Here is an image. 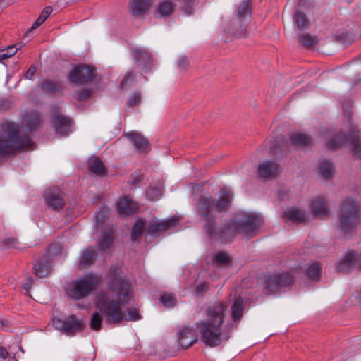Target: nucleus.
I'll use <instances>...</instances> for the list:
<instances>
[{"label": "nucleus", "mask_w": 361, "mask_h": 361, "mask_svg": "<svg viewBox=\"0 0 361 361\" xmlns=\"http://www.w3.org/2000/svg\"><path fill=\"white\" fill-rule=\"evenodd\" d=\"M109 290L114 298L107 293L100 292L96 295V307L103 313L109 324H121L123 321H137L141 317L136 308H128L126 315L122 306L128 304L133 295V285L121 268L111 266L107 276Z\"/></svg>", "instance_id": "obj_1"}, {"label": "nucleus", "mask_w": 361, "mask_h": 361, "mask_svg": "<svg viewBox=\"0 0 361 361\" xmlns=\"http://www.w3.org/2000/svg\"><path fill=\"white\" fill-rule=\"evenodd\" d=\"M228 312L227 302H219L206 310L205 320L196 323V329L200 334L201 341L206 345L216 347L229 339V329L224 325Z\"/></svg>", "instance_id": "obj_2"}, {"label": "nucleus", "mask_w": 361, "mask_h": 361, "mask_svg": "<svg viewBox=\"0 0 361 361\" xmlns=\"http://www.w3.org/2000/svg\"><path fill=\"white\" fill-rule=\"evenodd\" d=\"M102 276L91 273L73 281L68 294L75 300L82 299L93 293L99 286Z\"/></svg>", "instance_id": "obj_3"}, {"label": "nucleus", "mask_w": 361, "mask_h": 361, "mask_svg": "<svg viewBox=\"0 0 361 361\" xmlns=\"http://www.w3.org/2000/svg\"><path fill=\"white\" fill-rule=\"evenodd\" d=\"M361 216L360 206L353 198H347L341 204L340 222L343 231L345 233L356 227Z\"/></svg>", "instance_id": "obj_4"}, {"label": "nucleus", "mask_w": 361, "mask_h": 361, "mask_svg": "<svg viewBox=\"0 0 361 361\" xmlns=\"http://www.w3.org/2000/svg\"><path fill=\"white\" fill-rule=\"evenodd\" d=\"M261 224V219L259 216L253 214L243 215L240 219L232 221L228 224L224 233H246L252 237V233Z\"/></svg>", "instance_id": "obj_5"}, {"label": "nucleus", "mask_w": 361, "mask_h": 361, "mask_svg": "<svg viewBox=\"0 0 361 361\" xmlns=\"http://www.w3.org/2000/svg\"><path fill=\"white\" fill-rule=\"evenodd\" d=\"M197 210L198 214H200L207 221V225L204 228L210 237H217L215 232L214 227V218L210 214L213 210L212 202L209 197L201 196L197 203Z\"/></svg>", "instance_id": "obj_6"}, {"label": "nucleus", "mask_w": 361, "mask_h": 361, "mask_svg": "<svg viewBox=\"0 0 361 361\" xmlns=\"http://www.w3.org/2000/svg\"><path fill=\"white\" fill-rule=\"evenodd\" d=\"M293 276L290 273L276 274L267 277L264 281V293L267 295L276 293L282 286L290 285Z\"/></svg>", "instance_id": "obj_7"}, {"label": "nucleus", "mask_w": 361, "mask_h": 361, "mask_svg": "<svg viewBox=\"0 0 361 361\" xmlns=\"http://www.w3.org/2000/svg\"><path fill=\"white\" fill-rule=\"evenodd\" d=\"M51 121L57 134H59L61 136H67L71 132H72V119L61 114L58 111L53 113Z\"/></svg>", "instance_id": "obj_8"}, {"label": "nucleus", "mask_w": 361, "mask_h": 361, "mask_svg": "<svg viewBox=\"0 0 361 361\" xmlns=\"http://www.w3.org/2000/svg\"><path fill=\"white\" fill-rule=\"evenodd\" d=\"M178 221V219L175 216L163 221L152 220L147 226L146 231L151 235L157 236L166 232L170 228L175 226Z\"/></svg>", "instance_id": "obj_9"}, {"label": "nucleus", "mask_w": 361, "mask_h": 361, "mask_svg": "<svg viewBox=\"0 0 361 361\" xmlns=\"http://www.w3.org/2000/svg\"><path fill=\"white\" fill-rule=\"evenodd\" d=\"M96 69H73L68 80L75 85H84L92 80L95 77Z\"/></svg>", "instance_id": "obj_10"}, {"label": "nucleus", "mask_w": 361, "mask_h": 361, "mask_svg": "<svg viewBox=\"0 0 361 361\" xmlns=\"http://www.w3.org/2000/svg\"><path fill=\"white\" fill-rule=\"evenodd\" d=\"M45 202L52 209H61L64 205L62 192L59 188L54 187L47 190L44 196Z\"/></svg>", "instance_id": "obj_11"}, {"label": "nucleus", "mask_w": 361, "mask_h": 361, "mask_svg": "<svg viewBox=\"0 0 361 361\" xmlns=\"http://www.w3.org/2000/svg\"><path fill=\"white\" fill-rule=\"evenodd\" d=\"M353 266L361 269V254L355 257L354 252L351 251L341 259L336 269L338 272H347Z\"/></svg>", "instance_id": "obj_12"}, {"label": "nucleus", "mask_w": 361, "mask_h": 361, "mask_svg": "<svg viewBox=\"0 0 361 361\" xmlns=\"http://www.w3.org/2000/svg\"><path fill=\"white\" fill-rule=\"evenodd\" d=\"M233 200V194L231 190L224 188L219 191V197L212 202L213 210L221 212L228 209Z\"/></svg>", "instance_id": "obj_13"}, {"label": "nucleus", "mask_w": 361, "mask_h": 361, "mask_svg": "<svg viewBox=\"0 0 361 361\" xmlns=\"http://www.w3.org/2000/svg\"><path fill=\"white\" fill-rule=\"evenodd\" d=\"M197 341L195 331L188 326L183 327L178 333V344L182 348H188Z\"/></svg>", "instance_id": "obj_14"}, {"label": "nucleus", "mask_w": 361, "mask_h": 361, "mask_svg": "<svg viewBox=\"0 0 361 361\" xmlns=\"http://www.w3.org/2000/svg\"><path fill=\"white\" fill-rule=\"evenodd\" d=\"M280 166L275 161H265L261 163L258 167L259 175L262 178H271L279 175Z\"/></svg>", "instance_id": "obj_15"}, {"label": "nucleus", "mask_w": 361, "mask_h": 361, "mask_svg": "<svg viewBox=\"0 0 361 361\" xmlns=\"http://www.w3.org/2000/svg\"><path fill=\"white\" fill-rule=\"evenodd\" d=\"M125 136L130 140L135 150L140 153H145L149 149V141L141 134L137 132H129Z\"/></svg>", "instance_id": "obj_16"}, {"label": "nucleus", "mask_w": 361, "mask_h": 361, "mask_svg": "<svg viewBox=\"0 0 361 361\" xmlns=\"http://www.w3.org/2000/svg\"><path fill=\"white\" fill-rule=\"evenodd\" d=\"M137 204L128 196L121 197L116 202L118 213L122 216H129L137 209Z\"/></svg>", "instance_id": "obj_17"}, {"label": "nucleus", "mask_w": 361, "mask_h": 361, "mask_svg": "<svg viewBox=\"0 0 361 361\" xmlns=\"http://www.w3.org/2000/svg\"><path fill=\"white\" fill-rule=\"evenodd\" d=\"M41 123V118L37 111L25 112L23 115L22 125L27 130L32 131Z\"/></svg>", "instance_id": "obj_18"}, {"label": "nucleus", "mask_w": 361, "mask_h": 361, "mask_svg": "<svg viewBox=\"0 0 361 361\" xmlns=\"http://www.w3.org/2000/svg\"><path fill=\"white\" fill-rule=\"evenodd\" d=\"M133 59L143 66H153L154 56L145 49H133L132 50Z\"/></svg>", "instance_id": "obj_19"}, {"label": "nucleus", "mask_w": 361, "mask_h": 361, "mask_svg": "<svg viewBox=\"0 0 361 361\" xmlns=\"http://www.w3.org/2000/svg\"><path fill=\"white\" fill-rule=\"evenodd\" d=\"M313 214L317 216L323 217L329 214V207L324 197H317L311 203Z\"/></svg>", "instance_id": "obj_20"}, {"label": "nucleus", "mask_w": 361, "mask_h": 361, "mask_svg": "<svg viewBox=\"0 0 361 361\" xmlns=\"http://www.w3.org/2000/svg\"><path fill=\"white\" fill-rule=\"evenodd\" d=\"M236 15L238 20L243 23V27H245V23L251 17V8L250 0H243L240 4L237 6Z\"/></svg>", "instance_id": "obj_21"}, {"label": "nucleus", "mask_w": 361, "mask_h": 361, "mask_svg": "<svg viewBox=\"0 0 361 361\" xmlns=\"http://www.w3.org/2000/svg\"><path fill=\"white\" fill-rule=\"evenodd\" d=\"M152 0H133L130 6V12L133 16H140L150 8Z\"/></svg>", "instance_id": "obj_22"}, {"label": "nucleus", "mask_w": 361, "mask_h": 361, "mask_svg": "<svg viewBox=\"0 0 361 361\" xmlns=\"http://www.w3.org/2000/svg\"><path fill=\"white\" fill-rule=\"evenodd\" d=\"M34 267L35 274L40 278H43L51 272V262L47 259V257L44 256L34 264Z\"/></svg>", "instance_id": "obj_23"}, {"label": "nucleus", "mask_w": 361, "mask_h": 361, "mask_svg": "<svg viewBox=\"0 0 361 361\" xmlns=\"http://www.w3.org/2000/svg\"><path fill=\"white\" fill-rule=\"evenodd\" d=\"M245 304L242 298H235L231 306V317L233 322L238 324L244 314Z\"/></svg>", "instance_id": "obj_24"}, {"label": "nucleus", "mask_w": 361, "mask_h": 361, "mask_svg": "<svg viewBox=\"0 0 361 361\" xmlns=\"http://www.w3.org/2000/svg\"><path fill=\"white\" fill-rule=\"evenodd\" d=\"M84 328V322L82 319H78L75 315H70L66 319V334L73 335L77 331H80Z\"/></svg>", "instance_id": "obj_25"}, {"label": "nucleus", "mask_w": 361, "mask_h": 361, "mask_svg": "<svg viewBox=\"0 0 361 361\" xmlns=\"http://www.w3.org/2000/svg\"><path fill=\"white\" fill-rule=\"evenodd\" d=\"M350 133L354 137V139L350 142L353 146V155L361 158V141L359 140L360 131L357 127L350 125Z\"/></svg>", "instance_id": "obj_26"}, {"label": "nucleus", "mask_w": 361, "mask_h": 361, "mask_svg": "<svg viewBox=\"0 0 361 361\" xmlns=\"http://www.w3.org/2000/svg\"><path fill=\"white\" fill-rule=\"evenodd\" d=\"M95 255L96 249L94 247H88L85 250L80 257V266L81 267L90 266L93 263Z\"/></svg>", "instance_id": "obj_27"}, {"label": "nucleus", "mask_w": 361, "mask_h": 361, "mask_svg": "<svg viewBox=\"0 0 361 361\" xmlns=\"http://www.w3.org/2000/svg\"><path fill=\"white\" fill-rule=\"evenodd\" d=\"M89 170L99 176H103L106 172L102 161L98 157H92L89 159Z\"/></svg>", "instance_id": "obj_28"}, {"label": "nucleus", "mask_w": 361, "mask_h": 361, "mask_svg": "<svg viewBox=\"0 0 361 361\" xmlns=\"http://www.w3.org/2000/svg\"><path fill=\"white\" fill-rule=\"evenodd\" d=\"M290 140L293 144L301 147L310 145L312 142V140L310 136L299 132L292 133Z\"/></svg>", "instance_id": "obj_29"}, {"label": "nucleus", "mask_w": 361, "mask_h": 361, "mask_svg": "<svg viewBox=\"0 0 361 361\" xmlns=\"http://www.w3.org/2000/svg\"><path fill=\"white\" fill-rule=\"evenodd\" d=\"M285 220L292 222H302L305 220V214L296 208H293L285 212L283 216Z\"/></svg>", "instance_id": "obj_30"}, {"label": "nucleus", "mask_w": 361, "mask_h": 361, "mask_svg": "<svg viewBox=\"0 0 361 361\" xmlns=\"http://www.w3.org/2000/svg\"><path fill=\"white\" fill-rule=\"evenodd\" d=\"M21 47V44H16L8 46L6 48L0 49V61H4L14 56Z\"/></svg>", "instance_id": "obj_31"}, {"label": "nucleus", "mask_w": 361, "mask_h": 361, "mask_svg": "<svg viewBox=\"0 0 361 361\" xmlns=\"http://www.w3.org/2000/svg\"><path fill=\"white\" fill-rule=\"evenodd\" d=\"M293 19L295 24L299 29H307L310 27V21L302 12L296 11Z\"/></svg>", "instance_id": "obj_32"}, {"label": "nucleus", "mask_w": 361, "mask_h": 361, "mask_svg": "<svg viewBox=\"0 0 361 361\" xmlns=\"http://www.w3.org/2000/svg\"><path fill=\"white\" fill-rule=\"evenodd\" d=\"M347 142V137L346 135L343 133H338L334 140H329L327 143V147L329 149L331 150H335L340 147H341L343 145Z\"/></svg>", "instance_id": "obj_33"}, {"label": "nucleus", "mask_w": 361, "mask_h": 361, "mask_svg": "<svg viewBox=\"0 0 361 361\" xmlns=\"http://www.w3.org/2000/svg\"><path fill=\"white\" fill-rule=\"evenodd\" d=\"M174 4L171 1L161 2L158 8L157 14L160 16H168L173 11Z\"/></svg>", "instance_id": "obj_34"}, {"label": "nucleus", "mask_w": 361, "mask_h": 361, "mask_svg": "<svg viewBox=\"0 0 361 361\" xmlns=\"http://www.w3.org/2000/svg\"><path fill=\"white\" fill-rule=\"evenodd\" d=\"M321 266L317 262L311 263L307 270V276L312 280H319L321 276Z\"/></svg>", "instance_id": "obj_35"}, {"label": "nucleus", "mask_w": 361, "mask_h": 361, "mask_svg": "<svg viewBox=\"0 0 361 361\" xmlns=\"http://www.w3.org/2000/svg\"><path fill=\"white\" fill-rule=\"evenodd\" d=\"M62 252V247L59 243H54L49 245L47 251V255L44 257H47L49 261H52L54 257L59 256Z\"/></svg>", "instance_id": "obj_36"}, {"label": "nucleus", "mask_w": 361, "mask_h": 361, "mask_svg": "<svg viewBox=\"0 0 361 361\" xmlns=\"http://www.w3.org/2000/svg\"><path fill=\"white\" fill-rule=\"evenodd\" d=\"M319 171L322 176L325 178H329L334 173V166L329 161H324L320 164Z\"/></svg>", "instance_id": "obj_37"}, {"label": "nucleus", "mask_w": 361, "mask_h": 361, "mask_svg": "<svg viewBox=\"0 0 361 361\" xmlns=\"http://www.w3.org/2000/svg\"><path fill=\"white\" fill-rule=\"evenodd\" d=\"M113 241V231L111 229L107 230L103 233L99 243L101 249L103 250L109 249L112 245Z\"/></svg>", "instance_id": "obj_38"}, {"label": "nucleus", "mask_w": 361, "mask_h": 361, "mask_svg": "<svg viewBox=\"0 0 361 361\" xmlns=\"http://www.w3.org/2000/svg\"><path fill=\"white\" fill-rule=\"evenodd\" d=\"M144 227L145 222L143 220L139 219L135 222L131 233V238L133 240L138 239L142 235Z\"/></svg>", "instance_id": "obj_39"}, {"label": "nucleus", "mask_w": 361, "mask_h": 361, "mask_svg": "<svg viewBox=\"0 0 361 361\" xmlns=\"http://www.w3.org/2000/svg\"><path fill=\"white\" fill-rule=\"evenodd\" d=\"M230 260L229 255L224 252H218L213 257V264L217 266L226 265L229 263Z\"/></svg>", "instance_id": "obj_40"}, {"label": "nucleus", "mask_w": 361, "mask_h": 361, "mask_svg": "<svg viewBox=\"0 0 361 361\" xmlns=\"http://www.w3.org/2000/svg\"><path fill=\"white\" fill-rule=\"evenodd\" d=\"M102 317L99 312H95L90 318V327L94 331H99L102 326Z\"/></svg>", "instance_id": "obj_41"}, {"label": "nucleus", "mask_w": 361, "mask_h": 361, "mask_svg": "<svg viewBox=\"0 0 361 361\" xmlns=\"http://www.w3.org/2000/svg\"><path fill=\"white\" fill-rule=\"evenodd\" d=\"M159 301L166 307H173L176 302V298L173 294H163L159 298Z\"/></svg>", "instance_id": "obj_42"}, {"label": "nucleus", "mask_w": 361, "mask_h": 361, "mask_svg": "<svg viewBox=\"0 0 361 361\" xmlns=\"http://www.w3.org/2000/svg\"><path fill=\"white\" fill-rule=\"evenodd\" d=\"M141 101L142 97L140 93L135 92L129 96L126 102V105L128 107H134L139 105Z\"/></svg>", "instance_id": "obj_43"}, {"label": "nucleus", "mask_w": 361, "mask_h": 361, "mask_svg": "<svg viewBox=\"0 0 361 361\" xmlns=\"http://www.w3.org/2000/svg\"><path fill=\"white\" fill-rule=\"evenodd\" d=\"M298 38L300 42L307 47L312 46L316 42L315 37L310 34H302L298 37Z\"/></svg>", "instance_id": "obj_44"}, {"label": "nucleus", "mask_w": 361, "mask_h": 361, "mask_svg": "<svg viewBox=\"0 0 361 361\" xmlns=\"http://www.w3.org/2000/svg\"><path fill=\"white\" fill-rule=\"evenodd\" d=\"M146 196L150 200H159L161 197V190L157 188L150 187L146 191Z\"/></svg>", "instance_id": "obj_45"}, {"label": "nucleus", "mask_w": 361, "mask_h": 361, "mask_svg": "<svg viewBox=\"0 0 361 361\" xmlns=\"http://www.w3.org/2000/svg\"><path fill=\"white\" fill-rule=\"evenodd\" d=\"M134 78L135 76L132 72H128L121 82V87L127 88L130 86L134 81Z\"/></svg>", "instance_id": "obj_46"}, {"label": "nucleus", "mask_w": 361, "mask_h": 361, "mask_svg": "<svg viewBox=\"0 0 361 361\" xmlns=\"http://www.w3.org/2000/svg\"><path fill=\"white\" fill-rule=\"evenodd\" d=\"M195 0H183V5H182L183 10L187 15H190L193 12V4Z\"/></svg>", "instance_id": "obj_47"}, {"label": "nucleus", "mask_w": 361, "mask_h": 361, "mask_svg": "<svg viewBox=\"0 0 361 361\" xmlns=\"http://www.w3.org/2000/svg\"><path fill=\"white\" fill-rule=\"evenodd\" d=\"M53 325L56 329L63 331L66 333V319L63 321L60 319H55L53 320Z\"/></svg>", "instance_id": "obj_48"}, {"label": "nucleus", "mask_w": 361, "mask_h": 361, "mask_svg": "<svg viewBox=\"0 0 361 361\" xmlns=\"http://www.w3.org/2000/svg\"><path fill=\"white\" fill-rule=\"evenodd\" d=\"M42 87L48 92H54L56 90V85L52 81L47 80L42 83Z\"/></svg>", "instance_id": "obj_49"}, {"label": "nucleus", "mask_w": 361, "mask_h": 361, "mask_svg": "<svg viewBox=\"0 0 361 361\" xmlns=\"http://www.w3.org/2000/svg\"><path fill=\"white\" fill-rule=\"evenodd\" d=\"M208 283L207 282H202L196 288V294L200 295L208 290Z\"/></svg>", "instance_id": "obj_50"}, {"label": "nucleus", "mask_w": 361, "mask_h": 361, "mask_svg": "<svg viewBox=\"0 0 361 361\" xmlns=\"http://www.w3.org/2000/svg\"><path fill=\"white\" fill-rule=\"evenodd\" d=\"M51 12L52 8L51 6H47L42 10L39 17L42 20V21H45Z\"/></svg>", "instance_id": "obj_51"}, {"label": "nucleus", "mask_w": 361, "mask_h": 361, "mask_svg": "<svg viewBox=\"0 0 361 361\" xmlns=\"http://www.w3.org/2000/svg\"><path fill=\"white\" fill-rule=\"evenodd\" d=\"M348 66H361V55L357 58H355L352 61L343 66V68H346Z\"/></svg>", "instance_id": "obj_52"}, {"label": "nucleus", "mask_w": 361, "mask_h": 361, "mask_svg": "<svg viewBox=\"0 0 361 361\" xmlns=\"http://www.w3.org/2000/svg\"><path fill=\"white\" fill-rule=\"evenodd\" d=\"M189 66V61L186 56H180L178 59V66L184 67Z\"/></svg>", "instance_id": "obj_53"}, {"label": "nucleus", "mask_w": 361, "mask_h": 361, "mask_svg": "<svg viewBox=\"0 0 361 361\" xmlns=\"http://www.w3.org/2000/svg\"><path fill=\"white\" fill-rule=\"evenodd\" d=\"M32 278L31 276H28L27 279H26V282L24 283L23 284V288L26 290H29L30 288H31V286L32 284Z\"/></svg>", "instance_id": "obj_54"}, {"label": "nucleus", "mask_w": 361, "mask_h": 361, "mask_svg": "<svg viewBox=\"0 0 361 361\" xmlns=\"http://www.w3.org/2000/svg\"><path fill=\"white\" fill-rule=\"evenodd\" d=\"M8 353L7 350L4 347L0 346V358L6 359L8 357Z\"/></svg>", "instance_id": "obj_55"}, {"label": "nucleus", "mask_w": 361, "mask_h": 361, "mask_svg": "<svg viewBox=\"0 0 361 361\" xmlns=\"http://www.w3.org/2000/svg\"><path fill=\"white\" fill-rule=\"evenodd\" d=\"M35 70L36 69H27V72L25 73V78L26 79L30 80L35 75Z\"/></svg>", "instance_id": "obj_56"}, {"label": "nucleus", "mask_w": 361, "mask_h": 361, "mask_svg": "<svg viewBox=\"0 0 361 361\" xmlns=\"http://www.w3.org/2000/svg\"><path fill=\"white\" fill-rule=\"evenodd\" d=\"M90 92L87 90L81 92V94L79 97L80 99H85L90 96Z\"/></svg>", "instance_id": "obj_57"}, {"label": "nucleus", "mask_w": 361, "mask_h": 361, "mask_svg": "<svg viewBox=\"0 0 361 361\" xmlns=\"http://www.w3.org/2000/svg\"><path fill=\"white\" fill-rule=\"evenodd\" d=\"M39 26V25H38V23L35 21L31 27L29 29V30L26 32V35L28 32H31L32 30L37 28Z\"/></svg>", "instance_id": "obj_58"}, {"label": "nucleus", "mask_w": 361, "mask_h": 361, "mask_svg": "<svg viewBox=\"0 0 361 361\" xmlns=\"http://www.w3.org/2000/svg\"><path fill=\"white\" fill-rule=\"evenodd\" d=\"M74 68H92L90 65H82V66H76Z\"/></svg>", "instance_id": "obj_59"}, {"label": "nucleus", "mask_w": 361, "mask_h": 361, "mask_svg": "<svg viewBox=\"0 0 361 361\" xmlns=\"http://www.w3.org/2000/svg\"><path fill=\"white\" fill-rule=\"evenodd\" d=\"M36 23H38L39 25H42L44 21H42V20L38 17V18L35 20Z\"/></svg>", "instance_id": "obj_60"}, {"label": "nucleus", "mask_w": 361, "mask_h": 361, "mask_svg": "<svg viewBox=\"0 0 361 361\" xmlns=\"http://www.w3.org/2000/svg\"><path fill=\"white\" fill-rule=\"evenodd\" d=\"M101 213H102V212H99L97 214V218H98V219L99 218Z\"/></svg>", "instance_id": "obj_61"}, {"label": "nucleus", "mask_w": 361, "mask_h": 361, "mask_svg": "<svg viewBox=\"0 0 361 361\" xmlns=\"http://www.w3.org/2000/svg\"><path fill=\"white\" fill-rule=\"evenodd\" d=\"M2 63H3L4 66H8V64L6 63L5 62H2Z\"/></svg>", "instance_id": "obj_62"}, {"label": "nucleus", "mask_w": 361, "mask_h": 361, "mask_svg": "<svg viewBox=\"0 0 361 361\" xmlns=\"http://www.w3.org/2000/svg\"><path fill=\"white\" fill-rule=\"evenodd\" d=\"M103 211H104V212H106V213L108 212V211L105 210V209H103Z\"/></svg>", "instance_id": "obj_63"}, {"label": "nucleus", "mask_w": 361, "mask_h": 361, "mask_svg": "<svg viewBox=\"0 0 361 361\" xmlns=\"http://www.w3.org/2000/svg\"><path fill=\"white\" fill-rule=\"evenodd\" d=\"M103 211H104V212H106V213L108 212V211L105 210V209H103Z\"/></svg>", "instance_id": "obj_64"}]
</instances>
